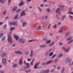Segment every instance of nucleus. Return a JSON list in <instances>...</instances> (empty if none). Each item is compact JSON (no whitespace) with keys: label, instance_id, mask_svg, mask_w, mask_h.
I'll return each instance as SVG.
<instances>
[{"label":"nucleus","instance_id":"nucleus-13","mask_svg":"<svg viewBox=\"0 0 73 73\" xmlns=\"http://www.w3.org/2000/svg\"><path fill=\"white\" fill-rule=\"evenodd\" d=\"M69 32L68 31L65 34V36L66 37H68L69 35Z\"/></svg>","mask_w":73,"mask_h":73},{"label":"nucleus","instance_id":"nucleus-32","mask_svg":"<svg viewBox=\"0 0 73 73\" xmlns=\"http://www.w3.org/2000/svg\"><path fill=\"white\" fill-rule=\"evenodd\" d=\"M5 0H0V2L1 3H4V1Z\"/></svg>","mask_w":73,"mask_h":73},{"label":"nucleus","instance_id":"nucleus-5","mask_svg":"<svg viewBox=\"0 0 73 73\" xmlns=\"http://www.w3.org/2000/svg\"><path fill=\"white\" fill-rule=\"evenodd\" d=\"M66 64H67L68 62H71V60L69 59V58H67L66 60Z\"/></svg>","mask_w":73,"mask_h":73},{"label":"nucleus","instance_id":"nucleus-51","mask_svg":"<svg viewBox=\"0 0 73 73\" xmlns=\"http://www.w3.org/2000/svg\"><path fill=\"white\" fill-rule=\"evenodd\" d=\"M7 25H5L3 26V28H5V27H7Z\"/></svg>","mask_w":73,"mask_h":73},{"label":"nucleus","instance_id":"nucleus-42","mask_svg":"<svg viewBox=\"0 0 73 73\" xmlns=\"http://www.w3.org/2000/svg\"><path fill=\"white\" fill-rule=\"evenodd\" d=\"M21 10L20 9H19L17 11V13H19L20 12V11Z\"/></svg>","mask_w":73,"mask_h":73},{"label":"nucleus","instance_id":"nucleus-12","mask_svg":"<svg viewBox=\"0 0 73 73\" xmlns=\"http://www.w3.org/2000/svg\"><path fill=\"white\" fill-rule=\"evenodd\" d=\"M62 56V54H60L58 56V58H61V57Z\"/></svg>","mask_w":73,"mask_h":73},{"label":"nucleus","instance_id":"nucleus-62","mask_svg":"<svg viewBox=\"0 0 73 73\" xmlns=\"http://www.w3.org/2000/svg\"><path fill=\"white\" fill-rule=\"evenodd\" d=\"M58 14H59L60 15V16H62V15L61 14V12H59L58 13Z\"/></svg>","mask_w":73,"mask_h":73},{"label":"nucleus","instance_id":"nucleus-27","mask_svg":"<svg viewBox=\"0 0 73 73\" xmlns=\"http://www.w3.org/2000/svg\"><path fill=\"white\" fill-rule=\"evenodd\" d=\"M18 17V15H16V16H15V17L14 18V19L15 20V19H16Z\"/></svg>","mask_w":73,"mask_h":73},{"label":"nucleus","instance_id":"nucleus-8","mask_svg":"<svg viewBox=\"0 0 73 73\" xmlns=\"http://www.w3.org/2000/svg\"><path fill=\"white\" fill-rule=\"evenodd\" d=\"M27 25V22H23L22 24V26L23 27H25V25Z\"/></svg>","mask_w":73,"mask_h":73},{"label":"nucleus","instance_id":"nucleus-38","mask_svg":"<svg viewBox=\"0 0 73 73\" xmlns=\"http://www.w3.org/2000/svg\"><path fill=\"white\" fill-rule=\"evenodd\" d=\"M64 68H63L61 70L62 73H64Z\"/></svg>","mask_w":73,"mask_h":73},{"label":"nucleus","instance_id":"nucleus-28","mask_svg":"<svg viewBox=\"0 0 73 73\" xmlns=\"http://www.w3.org/2000/svg\"><path fill=\"white\" fill-rule=\"evenodd\" d=\"M56 54L53 55L52 56V59H53L54 58V57H56Z\"/></svg>","mask_w":73,"mask_h":73},{"label":"nucleus","instance_id":"nucleus-11","mask_svg":"<svg viewBox=\"0 0 73 73\" xmlns=\"http://www.w3.org/2000/svg\"><path fill=\"white\" fill-rule=\"evenodd\" d=\"M66 18V15H64L62 17V19H61V20L62 21L63 20H64V19H65Z\"/></svg>","mask_w":73,"mask_h":73},{"label":"nucleus","instance_id":"nucleus-46","mask_svg":"<svg viewBox=\"0 0 73 73\" xmlns=\"http://www.w3.org/2000/svg\"><path fill=\"white\" fill-rule=\"evenodd\" d=\"M50 9L48 8L47 9V11H48V12H50Z\"/></svg>","mask_w":73,"mask_h":73},{"label":"nucleus","instance_id":"nucleus-31","mask_svg":"<svg viewBox=\"0 0 73 73\" xmlns=\"http://www.w3.org/2000/svg\"><path fill=\"white\" fill-rule=\"evenodd\" d=\"M11 0H8V5H9L10 4V3H11Z\"/></svg>","mask_w":73,"mask_h":73},{"label":"nucleus","instance_id":"nucleus-30","mask_svg":"<svg viewBox=\"0 0 73 73\" xmlns=\"http://www.w3.org/2000/svg\"><path fill=\"white\" fill-rule=\"evenodd\" d=\"M54 44V42H52L51 43L49 44V46H52V45H53Z\"/></svg>","mask_w":73,"mask_h":73},{"label":"nucleus","instance_id":"nucleus-20","mask_svg":"<svg viewBox=\"0 0 73 73\" xmlns=\"http://www.w3.org/2000/svg\"><path fill=\"white\" fill-rule=\"evenodd\" d=\"M72 36H70L69 38L67 39V41H69L72 39Z\"/></svg>","mask_w":73,"mask_h":73},{"label":"nucleus","instance_id":"nucleus-15","mask_svg":"<svg viewBox=\"0 0 73 73\" xmlns=\"http://www.w3.org/2000/svg\"><path fill=\"white\" fill-rule=\"evenodd\" d=\"M19 63L20 64V65H21L22 64V63H23V61H22V60H21V59H20V60L19 61Z\"/></svg>","mask_w":73,"mask_h":73},{"label":"nucleus","instance_id":"nucleus-1","mask_svg":"<svg viewBox=\"0 0 73 73\" xmlns=\"http://www.w3.org/2000/svg\"><path fill=\"white\" fill-rule=\"evenodd\" d=\"M12 32L11 31L9 33V34L8 35V41H9V43H11L12 42V39L11 37V34H12Z\"/></svg>","mask_w":73,"mask_h":73},{"label":"nucleus","instance_id":"nucleus-41","mask_svg":"<svg viewBox=\"0 0 73 73\" xmlns=\"http://www.w3.org/2000/svg\"><path fill=\"white\" fill-rule=\"evenodd\" d=\"M68 17H70V18H71L72 19H73V16H72L70 15H69L68 16Z\"/></svg>","mask_w":73,"mask_h":73},{"label":"nucleus","instance_id":"nucleus-19","mask_svg":"<svg viewBox=\"0 0 73 73\" xmlns=\"http://www.w3.org/2000/svg\"><path fill=\"white\" fill-rule=\"evenodd\" d=\"M31 56L32 57H33V51L32 50H31Z\"/></svg>","mask_w":73,"mask_h":73},{"label":"nucleus","instance_id":"nucleus-61","mask_svg":"<svg viewBox=\"0 0 73 73\" xmlns=\"http://www.w3.org/2000/svg\"><path fill=\"white\" fill-rule=\"evenodd\" d=\"M15 45H16L15 44H13V47H15Z\"/></svg>","mask_w":73,"mask_h":73},{"label":"nucleus","instance_id":"nucleus-16","mask_svg":"<svg viewBox=\"0 0 73 73\" xmlns=\"http://www.w3.org/2000/svg\"><path fill=\"white\" fill-rule=\"evenodd\" d=\"M47 24V23L44 22L43 24V27L45 28V27H46V25Z\"/></svg>","mask_w":73,"mask_h":73},{"label":"nucleus","instance_id":"nucleus-18","mask_svg":"<svg viewBox=\"0 0 73 73\" xmlns=\"http://www.w3.org/2000/svg\"><path fill=\"white\" fill-rule=\"evenodd\" d=\"M6 54V53H3V55H1V57H2V58L4 57H5V56Z\"/></svg>","mask_w":73,"mask_h":73},{"label":"nucleus","instance_id":"nucleus-39","mask_svg":"<svg viewBox=\"0 0 73 73\" xmlns=\"http://www.w3.org/2000/svg\"><path fill=\"white\" fill-rule=\"evenodd\" d=\"M51 42V41L50 40H48L47 42V44H50Z\"/></svg>","mask_w":73,"mask_h":73},{"label":"nucleus","instance_id":"nucleus-47","mask_svg":"<svg viewBox=\"0 0 73 73\" xmlns=\"http://www.w3.org/2000/svg\"><path fill=\"white\" fill-rule=\"evenodd\" d=\"M3 34L2 33H0V37H1L2 36H3Z\"/></svg>","mask_w":73,"mask_h":73},{"label":"nucleus","instance_id":"nucleus-25","mask_svg":"<svg viewBox=\"0 0 73 73\" xmlns=\"http://www.w3.org/2000/svg\"><path fill=\"white\" fill-rule=\"evenodd\" d=\"M36 41V40L33 39L32 40H29V42H32V41Z\"/></svg>","mask_w":73,"mask_h":73},{"label":"nucleus","instance_id":"nucleus-36","mask_svg":"<svg viewBox=\"0 0 73 73\" xmlns=\"http://www.w3.org/2000/svg\"><path fill=\"white\" fill-rule=\"evenodd\" d=\"M49 54V53L48 52H46L45 53V55H46V56H48Z\"/></svg>","mask_w":73,"mask_h":73},{"label":"nucleus","instance_id":"nucleus-60","mask_svg":"<svg viewBox=\"0 0 73 73\" xmlns=\"http://www.w3.org/2000/svg\"><path fill=\"white\" fill-rule=\"evenodd\" d=\"M44 4L40 5V7H44Z\"/></svg>","mask_w":73,"mask_h":73},{"label":"nucleus","instance_id":"nucleus-7","mask_svg":"<svg viewBox=\"0 0 73 73\" xmlns=\"http://www.w3.org/2000/svg\"><path fill=\"white\" fill-rule=\"evenodd\" d=\"M15 54H19V53H20V54H22V52H20L19 50H17L15 52Z\"/></svg>","mask_w":73,"mask_h":73},{"label":"nucleus","instance_id":"nucleus-24","mask_svg":"<svg viewBox=\"0 0 73 73\" xmlns=\"http://www.w3.org/2000/svg\"><path fill=\"white\" fill-rule=\"evenodd\" d=\"M60 8L58 7V8H57V9L56 10V11H55V12H56V13H57V12L58 11H60Z\"/></svg>","mask_w":73,"mask_h":73},{"label":"nucleus","instance_id":"nucleus-35","mask_svg":"<svg viewBox=\"0 0 73 73\" xmlns=\"http://www.w3.org/2000/svg\"><path fill=\"white\" fill-rule=\"evenodd\" d=\"M64 7V6L61 5L59 6V7H60L61 9H63V7Z\"/></svg>","mask_w":73,"mask_h":73},{"label":"nucleus","instance_id":"nucleus-34","mask_svg":"<svg viewBox=\"0 0 73 73\" xmlns=\"http://www.w3.org/2000/svg\"><path fill=\"white\" fill-rule=\"evenodd\" d=\"M39 73H45V71L44 70H42Z\"/></svg>","mask_w":73,"mask_h":73},{"label":"nucleus","instance_id":"nucleus-48","mask_svg":"<svg viewBox=\"0 0 73 73\" xmlns=\"http://www.w3.org/2000/svg\"><path fill=\"white\" fill-rule=\"evenodd\" d=\"M26 65L28 67H29V63H26Z\"/></svg>","mask_w":73,"mask_h":73},{"label":"nucleus","instance_id":"nucleus-59","mask_svg":"<svg viewBox=\"0 0 73 73\" xmlns=\"http://www.w3.org/2000/svg\"><path fill=\"white\" fill-rule=\"evenodd\" d=\"M62 45V42L59 43V45Z\"/></svg>","mask_w":73,"mask_h":73},{"label":"nucleus","instance_id":"nucleus-54","mask_svg":"<svg viewBox=\"0 0 73 73\" xmlns=\"http://www.w3.org/2000/svg\"><path fill=\"white\" fill-rule=\"evenodd\" d=\"M27 61H31V59L29 58H28L27 59Z\"/></svg>","mask_w":73,"mask_h":73},{"label":"nucleus","instance_id":"nucleus-29","mask_svg":"<svg viewBox=\"0 0 73 73\" xmlns=\"http://www.w3.org/2000/svg\"><path fill=\"white\" fill-rule=\"evenodd\" d=\"M41 26H39L37 28V29L38 30H40V29H41Z\"/></svg>","mask_w":73,"mask_h":73},{"label":"nucleus","instance_id":"nucleus-63","mask_svg":"<svg viewBox=\"0 0 73 73\" xmlns=\"http://www.w3.org/2000/svg\"><path fill=\"white\" fill-rule=\"evenodd\" d=\"M70 14H71V15H73V12L70 11Z\"/></svg>","mask_w":73,"mask_h":73},{"label":"nucleus","instance_id":"nucleus-57","mask_svg":"<svg viewBox=\"0 0 73 73\" xmlns=\"http://www.w3.org/2000/svg\"><path fill=\"white\" fill-rule=\"evenodd\" d=\"M15 29V27H13V28H11V30H12Z\"/></svg>","mask_w":73,"mask_h":73},{"label":"nucleus","instance_id":"nucleus-49","mask_svg":"<svg viewBox=\"0 0 73 73\" xmlns=\"http://www.w3.org/2000/svg\"><path fill=\"white\" fill-rule=\"evenodd\" d=\"M72 11V9H70L69 10V11L68 12V14H70V12H71Z\"/></svg>","mask_w":73,"mask_h":73},{"label":"nucleus","instance_id":"nucleus-58","mask_svg":"<svg viewBox=\"0 0 73 73\" xmlns=\"http://www.w3.org/2000/svg\"><path fill=\"white\" fill-rule=\"evenodd\" d=\"M63 50H66V48H65V47H63Z\"/></svg>","mask_w":73,"mask_h":73},{"label":"nucleus","instance_id":"nucleus-40","mask_svg":"<svg viewBox=\"0 0 73 73\" xmlns=\"http://www.w3.org/2000/svg\"><path fill=\"white\" fill-rule=\"evenodd\" d=\"M50 72H54V70L53 69H51L50 70Z\"/></svg>","mask_w":73,"mask_h":73},{"label":"nucleus","instance_id":"nucleus-37","mask_svg":"<svg viewBox=\"0 0 73 73\" xmlns=\"http://www.w3.org/2000/svg\"><path fill=\"white\" fill-rule=\"evenodd\" d=\"M37 66L36 64H35L34 66V68L35 69H37L38 68V67H37Z\"/></svg>","mask_w":73,"mask_h":73},{"label":"nucleus","instance_id":"nucleus-17","mask_svg":"<svg viewBox=\"0 0 73 73\" xmlns=\"http://www.w3.org/2000/svg\"><path fill=\"white\" fill-rule=\"evenodd\" d=\"M14 38H15L16 40H17L19 38V37H18V36L17 35H14Z\"/></svg>","mask_w":73,"mask_h":73},{"label":"nucleus","instance_id":"nucleus-9","mask_svg":"<svg viewBox=\"0 0 73 73\" xmlns=\"http://www.w3.org/2000/svg\"><path fill=\"white\" fill-rule=\"evenodd\" d=\"M25 3V2L24 1H21L19 5V6H21V5H23V4H24Z\"/></svg>","mask_w":73,"mask_h":73},{"label":"nucleus","instance_id":"nucleus-44","mask_svg":"<svg viewBox=\"0 0 73 73\" xmlns=\"http://www.w3.org/2000/svg\"><path fill=\"white\" fill-rule=\"evenodd\" d=\"M5 37L4 36L2 38V40L3 41H4V40H5Z\"/></svg>","mask_w":73,"mask_h":73},{"label":"nucleus","instance_id":"nucleus-21","mask_svg":"<svg viewBox=\"0 0 73 73\" xmlns=\"http://www.w3.org/2000/svg\"><path fill=\"white\" fill-rule=\"evenodd\" d=\"M16 8H17V7L16 6H15L13 7L12 11H16Z\"/></svg>","mask_w":73,"mask_h":73},{"label":"nucleus","instance_id":"nucleus-50","mask_svg":"<svg viewBox=\"0 0 73 73\" xmlns=\"http://www.w3.org/2000/svg\"><path fill=\"white\" fill-rule=\"evenodd\" d=\"M57 59H56L54 60V62H57Z\"/></svg>","mask_w":73,"mask_h":73},{"label":"nucleus","instance_id":"nucleus-53","mask_svg":"<svg viewBox=\"0 0 73 73\" xmlns=\"http://www.w3.org/2000/svg\"><path fill=\"white\" fill-rule=\"evenodd\" d=\"M52 35H53V34H52V33H50L49 34V36H52Z\"/></svg>","mask_w":73,"mask_h":73},{"label":"nucleus","instance_id":"nucleus-23","mask_svg":"<svg viewBox=\"0 0 73 73\" xmlns=\"http://www.w3.org/2000/svg\"><path fill=\"white\" fill-rule=\"evenodd\" d=\"M46 46V45L43 44V45H41L40 46V48H44V47H45Z\"/></svg>","mask_w":73,"mask_h":73},{"label":"nucleus","instance_id":"nucleus-6","mask_svg":"<svg viewBox=\"0 0 73 73\" xmlns=\"http://www.w3.org/2000/svg\"><path fill=\"white\" fill-rule=\"evenodd\" d=\"M25 10L23 11L21 14V16H25L26 14L25 13Z\"/></svg>","mask_w":73,"mask_h":73},{"label":"nucleus","instance_id":"nucleus-4","mask_svg":"<svg viewBox=\"0 0 73 73\" xmlns=\"http://www.w3.org/2000/svg\"><path fill=\"white\" fill-rule=\"evenodd\" d=\"M18 42H22V44H24L25 42V40H23V39L20 38L18 40Z\"/></svg>","mask_w":73,"mask_h":73},{"label":"nucleus","instance_id":"nucleus-43","mask_svg":"<svg viewBox=\"0 0 73 73\" xmlns=\"http://www.w3.org/2000/svg\"><path fill=\"white\" fill-rule=\"evenodd\" d=\"M7 13V11H5L3 13V15H5V13Z\"/></svg>","mask_w":73,"mask_h":73},{"label":"nucleus","instance_id":"nucleus-56","mask_svg":"<svg viewBox=\"0 0 73 73\" xmlns=\"http://www.w3.org/2000/svg\"><path fill=\"white\" fill-rule=\"evenodd\" d=\"M56 24H55V25L53 26V27L54 28H56Z\"/></svg>","mask_w":73,"mask_h":73},{"label":"nucleus","instance_id":"nucleus-64","mask_svg":"<svg viewBox=\"0 0 73 73\" xmlns=\"http://www.w3.org/2000/svg\"><path fill=\"white\" fill-rule=\"evenodd\" d=\"M1 73H4V71L2 70H1Z\"/></svg>","mask_w":73,"mask_h":73},{"label":"nucleus","instance_id":"nucleus-52","mask_svg":"<svg viewBox=\"0 0 73 73\" xmlns=\"http://www.w3.org/2000/svg\"><path fill=\"white\" fill-rule=\"evenodd\" d=\"M57 69L58 70H60V68L59 67H57Z\"/></svg>","mask_w":73,"mask_h":73},{"label":"nucleus","instance_id":"nucleus-45","mask_svg":"<svg viewBox=\"0 0 73 73\" xmlns=\"http://www.w3.org/2000/svg\"><path fill=\"white\" fill-rule=\"evenodd\" d=\"M38 9L39 10V11H40V12H42V10L41 9H40V8L39 7L38 8Z\"/></svg>","mask_w":73,"mask_h":73},{"label":"nucleus","instance_id":"nucleus-22","mask_svg":"<svg viewBox=\"0 0 73 73\" xmlns=\"http://www.w3.org/2000/svg\"><path fill=\"white\" fill-rule=\"evenodd\" d=\"M49 70H45L44 73H49Z\"/></svg>","mask_w":73,"mask_h":73},{"label":"nucleus","instance_id":"nucleus-33","mask_svg":"<svg viewBox=\"0 0 73 73\" xmlns=\"http://www.w3.org/2000/svg\"><path fill=\"white\" fill-rule=\"evenodd\" d=\"M53 54V52H51L49 54V56H52V55Z\"/></svg>","mask_w":73,"mask_h":73},{"label":"nucleus","instance_id":"nucleus-26","mask_svg":"<svg viewBox=\"0 0 73 73\" xmlns=\"http://www.w3.org/2000/svg\"><path fill=\"white\" fill-rule=\"evenodd\" d=\"M64 30L63 29H60V30L59 31V33H61L64 31Z\"/></svg>","mask_w":73,"mask_h":73},{"label":"nucleus","instance_id":"nucleus-10","mask_svg":"<svg viewBox=\"0 0 73 73\" xmlns=\"http://www.w3.org/2000/svg\"><path fill=\"white\" fill-rule=\"evenodd\" d=\"M52 62V60L48 61L47 62L45 63V64H46V65H47L48 64H50V63Z\"/></svg>","mask_w":73,"mask_h":73},{"label":"nucleus","instance_id":"nucleus-3","mask_svg":"<svg viewBox=\"0 0 73 73\" xmlns=\"http://www.w3.org/2000/svg\"><path fill=\"white\" fill-rule=\"evenodd\" d=\"M6 59L5 58H3L2 59V64H3L4 65H7Z\"/></svg>","mask_w":73,"mask_h":73},{"label":"nucleus","instance_id":"nucleus-55","mask_svg":"<svg viewBox=\"0 0 73 73\" xmlns=\"http://www.w3.org/2000/svg\"><path fill=\"white\" fill-rule=\"evenodd\" d=\"M38 64H40V62L37 63L36 64H35L36 65H37V66H38Z\"/></svg>","mask_w":73,"mask_h":73},{"label":"nucleus","instance_id":"nucleus-14","mask_svg":"<svg viewBox=\"0 0 73 73\" xmlns=\"http://www.w3.org/2000/svg\"><path fill=\"white\" fill-rule=\"evenodd\" d=\"M17 64H13V68H16V67H17Z\"/></svg>","mask_w":73,"mask_h":73},{"label":"nucleus","instance_id":"nucleus-2","mask_svg":"<svg viewBox=\"0 0 73 73\" xmlns=\"http://www.w3.org/2000/svg\"><path fill=\"white\" fill-rule=\"evenodd\" d=\"M9 25H17V23L15 22L10 21L9 23Z\"/></svg>","mask_w":73,"mask_h":73}]
</instances>
